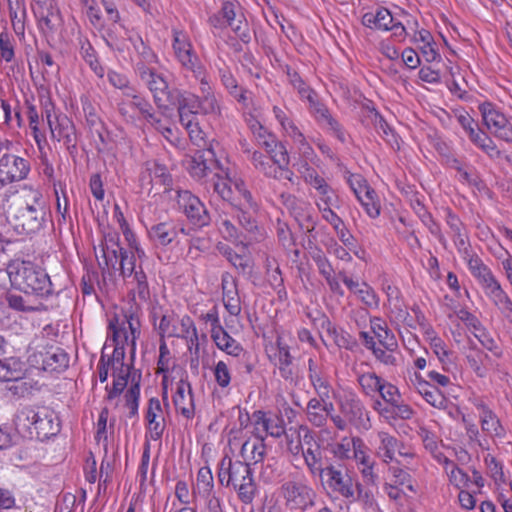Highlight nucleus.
<instances>
[{"label":"nucleus","instance_id":"nucleus-1","mask_svg":"<svg viewBox=\"0 0 512 512\" xmlns=\"http://www.w3.org/2000/svg\"><path fill=\"white\" fill-rule=\"evenodd\" d=\"M9 219L20 234H34L45 224L48 207L40 191L24 189L19 200L9 208Z\"/></svg>","mask_w":512,"mask_h":512},{"label":"nucleus","instance_id":"nucleus-2","mask_svg":"<svg viewBox=\"0 0 512 512\" xmlns=\"http://www.w3.org/2000/svg\"><path fill=\"white\" fill-rule=\"evenodd\" d=\"M7 274L11 285L41 299L54 294L53 284L46 271L31 261L13 260L7 266Z\"/></svg>","mask_w":512,"mask_h":512},{"label":"nucleus","instance_id":"nucleus-3","mask_svg":"<svg viewBox=\"0 0 512 512\" xmlns=\"http://www.w3.org/2000/svg\"><path fill=\"white\" fill-rule=\"evenodd\" d=\"M218 478L223 486L233 488L243 504L253 502L258 489L249 463L224 457L220 462Z\"/></svg>","mask_w":512,"mask_h":512},{"label":"nucleus","instance_id":"nucleus-4","mask_svg":"<svg viewBox=\"0 0 512 512\" xmlns=\"http://www.w3.org/2000/svg\"><path fill=\"white\" fill-rule=\"evenodd\" d=\"M208 22L211 27L217 30L230 27L245 44L251 41L247 20L242 13L240 4L236 0L224 1L221 9L217 13L212 14Z\"/></svg>","mask_w":512,"mask_h":512},{"label":"nucleus","instance_id":"nucleus-5","mask_svg":"<svg viewBox=\"0 0 512 512\" xmlns=\"http://www.w3.org/2000/svg\"><path fill=\"white\" fill-rule=\"evenodd\" d=\"M280 494L289 510L305 511L315 504L316 492L303 477L285 481Z\"/></svg>","mask_w":512,"mask_h":512},{"label":"nucleus","instance_id":"nucleus-6","mask_svg":"<svg viewBox=\"0 0 512 512\" xmlns=\"http://www.w3.org/2000/svg\"><path fill=\"white\" fill-rule=\"evenodd\" d=\"M135 73L140 82L152 94L156 106L159 109L168 110L167 102L172 89H169L168 81L164 75L144 62L135 64Z\"/></svg>","mask_w":512,"mask_h":512},{"label":"nucleus","instance_id":"nucleus-7","mask_svg":"<svg viewBox=\"0 0 512 512\" xmlns=\"http://www.w3.org/2000/svg\"><path fill=\"white\" fill-rule=\"evenodd\" d=\"M12 142L0 140V184L6 185L25 179L30 171L29 162L11 152Z\"/></svg>","mask_w":512,"mask_h":512},{"label":"nucleus","instance_id":"nucleus-8","mask_svg":"<svg viewBox=\"0 0 512 512\" xmlns=\"http://www.w3.org/2000/svg\"><path fill=\"white\" fill-rule=\"evenodd\" d=\"M177 204L186 216L189 224L196 229L207 227L211 223V215L204 203L188 190L178 191Z\"/></svg>","mask_w":512,"mask_h":512},{"label":"nucleus","instance_id":"nucleus-9","mask_svg":"<svg viewBox=\"0 0 512 512\" xmlns=\"http://www.w3.org/2000/svg\"><path fill=\"white\" fill-rule=\"evenodd\" d=\"M319 476L324 479L325 484L332 492L341 495L345 499L356 500L355 485L357 481L350 475L346 467L329 465L324 468L323 474Z\"/></svg>","mask_w":512,"mask_h":512},{"label":"nucleus","instance_id":"nucleus-10","mask_svg":"<svg viewBox=\"0 0 512 512\" xmlns=\"http://www.w3.org/2000/svg\"><path fill=\"white\" fill-rule=\"evenodd\" d=\"M29 361L44 371L61 373L69 366V355L60 347L50 346L31 354Z\"/></svg>","mask_w":512,"mask_h":512},{"label":"nucleus","instance_id":"nucleus-11","mask_svg":"<svg viewBox=\"0 0 512 512\" xmlns=\"http://www.w3.org/2000/svg\"><path fill=\"white\" fill-rule=\"evenodd\" d=\"M281 203L294 219L298 222L300 228L306 233L315 230L316 223L311 212V204L303 199L297 198L290 193H282L280 195Z\"/></svg>","mask_w":512,"mask_h":512},{"label":"nucleus","instance_id":"nucleus-12","mask_svg":"<svg viewBox=\"0 0 512 512\" xmlns=\"http://www.w3.org/2000/svg\"><path fill=\"white\" fill-rule=\"evenodd\" d=\"M339 408L342 414L354 426L365 429L371 426L369 412L356 394L349 393L344 395L339 402Z\"/></svg>","mask_w":512,"mask_h":512},{"label":"nucleus","instance_id":"nucleus-13","mask_svg":"<svg viewBox=\"0 0 512 512\" xmlns=\"http://www.w3.org/2000/svg\"><path fill=\"white\" fill-rule=\"evenodd\" d=\"M33 10L43 33H54L62 25L60 10L53 0L37 1Z\"/></svg>","mask_w":512,"mask_h":512},{"label":"nucleus","instance_id":"nucleus-14","mask_svg":"<svg viewBox=\"0 0 512 512\" xmlns=\"http://www.w3.org/2000/svg\"><path fill=\"white\" fill-rule=\"evenodd\" d=\"M173 49L181 65L192 73H201L198 57L193 53L192 45L187 36L177 29H173Z\"/></svg>","mask_w":512,"mask_h":512},{"label":"nucleus","instance_id":"nucleus-15","mask_svg":"<svg viewBox=\"0 0 512 512\" xmlns=\"http://www.w3.org/2000/svg\"><path fill=\"white\" fill-rule=\"evenodd\" d=\"M309 103V111L315 120L327 129L342 143L346 141V133L339 122L331 115L328 108L318 101L317 94L307 99Z\"/></svg>","mask_w":512,"mask_h":512},{"label":"nucleus","instance_id":"nucleus-16","mask_svg":"<svg viewBox=\"0 0 512 512\" xmlns=\"http://www.w3.org/2000/svg\"><path fill=\"white\" fill-rule=\"evenodd\" d=\"M309 103V111L315 120L327 129L342 143L346 141V133L339 122L331 115L328 108L318 101L317 94L307 99Z\"/></svg>","mask_w":512,"mask_h":512},{"label":"nucleus","instance_id":"nucleus-17","mask_svg":"<svg viewBox=\"0 0 512 512\" xmlns=\"http://www.w3.org/2000/svg\"><path fill=\"white\" fill-rule=\"evenodd\" d=\"M35 429L33 439L44 441L52 436H55L60 431V424L56 414L46 408L36 410V417L34 420Z\"/></svg>","mask_w":512,"mask_h":512},{"label":"nucleus","instance_id":"nucleus-18","mask_svg":"<svg viewBox=\"0 0 512 512\" xmlns=\"http://www.w3.org/2000/svg\"><path fill=\"white\" fill-rule=\"evenodd\" d=\"M146 420L147 436L154 441L160 440L165 431L166 423L161 403L158 398L153 397L149 399Z\"/></svg>","mask_w":512,"mask_h":512},{"label":"nucleus","instance_id":"nucleus-19","mask_svg":"<svg viewBox=\"0 0 512 512\" xmlns=\"http://www.w3.org/2000/svg\"><path fill=\"white\" fill-rule=\"evenodd\" d=\"M53 121L52 126H49L53 139L63 141L68 149L75 148L77 135L73 121L63 113H59V116Z\"/></svg>","mask_w":512,"mask_h":512},{"label":"nucleus","instance_id":"nucleus-20","mask_svg":"<svg viewBox=\"0 0 512 512\" xmlns=\"http://www.w3.org/2000/svg\"><path fill=\"white\" fill-rule=\"evenodd\" d=\"M357 184V187H355L353 183L351 186L358 201L364 207L369 217H378L380 215V204L377 200V194L375 190L368 186L366 181L363 180L360 176H358Z\"/></svg>","mask_w":512,"mask_h":512},{"label":"nucleus","instance_id":"nucleus-21","mask_svg":"<svg viewBox=\"0 0 512 512\" xmlns=\"http://www.w3.org/2000/svg\"><path fill=\"white\" fill-rule=\"evenodd\" d=\"M118 319L114 318L109 323V329L112 331L113 341L115 342V347L112 353V356L108 358L111 366L120 365L123 366L124 358H125V343L129 341V335L124 327L118 326Z\"/></svg>","mask_w":512,"mask_h":512},{"label":"nucleus","instance_id":"nucleus-22","mask_svg":"<svg viewBox=\"0 0 512 512\" xmlns=\"http://www.w3.org/2000/svg\"><path fill=\"white\" fill-rule=\"evenodd\" d=\"M132 288L130 290V303L129 304H140L142 307L143 304H146L150 301L151 292L147 280V275L143 271L141 265L138 267V270L134 272L132 275Z\"/></svg>","mask_w":512,"mask_h":512},{"label":"nucleus","instance_id":"nucleus-23","mask_svg":"<svg viewBox=\"0 0 512 512\" xmlns=\"http://www.w3.org/2000/svg\"><path fill=\"white\" fill-rule=\"evenodd\" d=\"M173 402L176 410L184 417L191 419L194 416L192 388L189 383L183 380L178 383Z\"/></svg>","mask_w":512,"mask_h":512},{"label":"nucleus","instance_id":"nucleus-24","mask_svg":"<svg viewBox=\"0 0 512 512\" xmlns=\"http://www.w3.org/2000/svg\"><path fill=\"white\" fill-rule=\"evenodd\" d=\"M466 263L470 273L477 279L484 291L498 282L491 269L484 264L477 254L469 258Z\"/></svg>","mask_w":512,"mask_h":512},{"label":"nucleus","instance_id":"nucleus-25","mask_svg":"<svg viewBox=\"0 0 512 512\" xmlns=\"http://www.w3.org/2000/svg\"><path fill=\"white\" fill-rule=\"evenodd\" d=\"M477 408L480 410L479 417L482 431L490 436L504 437L505 429L496 414L483 402L479 403Z\"/></svg>","mask_w":512,"mask_h":512},{"label":"nucleus","instance_id":"nucleus-26","mask_svg":"<svg viewBox=\"0 0 512 512\" xmlns=\"http://www.w3.org/2000/svg\"><path fill=\"white\" fill-rule=\"evenodd\" d=\"M36 410L32 407H23L17 410L14 415V426L19 435L24 438L33 439Z\"/></svg>","mask_w":512,"mask_h":512},{"label":"nucleus","instance_id":"nucleus-27","mask_svg":"<svg viewBox=\"0 0 512 512\" xmlns=\"http://www.w3.org/2000/svg\"><path fill=\"white\" fill-rule=\"evenodd\" d=\"M167 104L176 106L177 110L199 114V96L186 90L172 89Z\"/></svg>","mask_w":512,"mask_h":512},{"label":"nucleus","instance_id":"nucleus-28","mask_svg":"<svg viewBox=\"0 0 512 512\" xmlns=\"http://www.w3.org/2000/svg\"><path fill=\"white\" fill-rule=\"evenodd\" d=\"M486 296L501 311L505 318L512 323V301L502 289L499 281L484 291Z\"/></svg>","mask_w":512,"mask_h":512},{"label":"nucleus","instance_id":"nucleus-29","mask_svg":"<svg viewBox=\"0 0 512 512\" xmlns=\"http://www.w3.org/2000/svg\"><path fill=\"white\" fill-rule=\"evenodd\" d=\"M240 454L243 462L257 464L264 460L266 455V444L263 438H254L246 440L241 447Z\"/></svg>","mask_w":512,"mask_h":512},{"label":"nucleus","instance_id":"nucleus-30","mask_svg":"<svg viewBox=\"0 0 512 512\" xmlns=\"http://www.w3.org/2000/svg\"><path fill=\"white\" fill-rule=\"evenodd\" d=\"M148 234L156 245L167 246L177 237L178 230L173 222H161L152 225Z\"/></svg>","mask_w":512,"mask_h":512},{"label":"nucleus","instance_id":"nucleus-31","mask_svg":"<svg viewBox=\"0 0 512 512\" xmlns=\"http://www.w3.org/2000/svg\"><path fill=\"white\" fill-rule=\"evenodd\" d=\"M414 384L418 392L430 405L436 408L444 407L446 399L437 387L422 379L419 374H415Z\"/></svg>","mask_w":512,"mask_h":512},{"label":"nucleus","instance_id":"nucleus-32","mask_svg":"<svg viewBox=\"0 0 512 512\" xmlns=\"http://www.w3.org/2000/svg\"><path fill=\"white\" fill-rule=\"evenodd\" d=\"M148 179L149 183L156 182L164 186L172 185V177L165 165L157 161H148L145 165V171L142 173L141 181Z\"/></svg>","mask_w":512,"mask_h":512},{"label":"nucleus","instance_id":"nucleus-33","mask_svg":"<svg viewBox=\"0 0 512 512\" xmlns=\"http://www.w3.org/2000/svg\"><path fill=\"white\" fill-rule=\"evenodd\" d=\"M395 19L386 8H379L374 12H367L362 16V24L371 29L389 31Z\"/></svg>","mask_w":512,"mask_h":512},{"label":"nucleus","instance_id":"nucleus-34","mask_svg":"<svg viewBox=\"0 0 512 512\" xmlns=\"http://www.w3.org/2000/svg\"><path fill=\"white\" fill-rule=\"evenodd\" d=\"M378 439V456L382 458L385 463L394 461L396 450L400 447V441L396 437L384 431L378 433Z\"/></svg>","mask_w":512,"mask_h":512},{"label":"nucleus","instance_id":"nucleus-35","mask_svg":"<svg viewBox=\"0 0 512 512\" xmlns=\"http://www.w3.org/2000/svg\"><path fill=\"white\" fill-rule=\"evenodd\" d=\"M214 152L212 149L196 153L189 162L188 170L192 177L201 179L208 175L210 166L208 161L212 160Z\"/></svg>","mask_w":512,"mask_h":512},{"label":"nucleus","instance_id":"nucleus-36","mask_svg":"<svg viewBox=\"0 0 512 512\" xmlns=\"http://www.w3.org/2000/svg\"><path fill=\"white\" fill-rule=\"evenodd\" d=\"M142 307L140 304H130L129 308L124 313V318L128 324L130 330V343H131V354L134 355L136 349V339L140 336V320L139 314L141 313Z\"/></svg>","mask_w":512,"mask_h":512},{"label":"nucleus","instance_id":"nucleus-37","mask_svg":"<svg viewBox=\"0 0 512 512\" xmlns=\"http://www.w3.org/2000/svg\"><path fill=\"white\" fill-rule=\"evenodd\" d=\"M216 346L232 356H239L243 351L241 345L233 339L224 328H217V332L211 335Z\"/></svg>","mask_w":512,"mask_h":512},{"label":"nucleus","instance_id":"nucleus-38","mask_svg":"<svg viewBox=\"0 0 512 512\" xmlns=\"http://www.w3.org/2000/svg\"><path fill=\"white\" fill-rule=\"evenodd\" d=\"M370 324L371 329L375 336L377 337L381 346L389 349H397V341L394 335L391 333V331L387 328V325L384 320L375 317L370 320Z\"/></svg>","mask_w":512,"mask_h":512},{"label":"nucleus","instance_id":"nucleus-39","mask_svg":"<svg viewBox=\"0 0 512 512\" xmlns=\"http://www.w3.org/2000/svg\"><path fill=\"white\" fill-rule=\"evenodd\" d=\"M277 358H278V368L282 378L285 380L292 379L293 371L291 368L293 357L290 354L289 346L282 342L281 338H277Z\"/></svg>","mask_w":512,"mask_h":512},{"label":"nucleus","instance_id":"nucleus-40","mask_svg":"<svg viewBox=\"0 0 512 512\" xmlns=\"http://www.w3.org/2000/svg\"><path fill=\"white\" fill-rule=\"evenodd\" d=\"M488 357L486 353L477 348L474 342H469V352L466 354V360L469 367L480 378H484L487 375V369L484 367L483 362Z\"/></svg>","mask_w":512,"mask_h":512},{"label":"nucleus","instance_id":"nucleus-41","mask_svg":"<svg viewBox=\"0 0 512 512\" xmlns=\"http://www.w3.org/2000/svg\"><path fill=\"white\" fill-rule=\"evenodd\" d=\"M0 114L2 116V123L10 128H20L24 124L18 104L12 106L8 101L1 100Z\"/></svg>","mask_w":512,"mask_h":512},{"label":"nucleus","instance_id":"nucleus-42","mask_svg":"<svg viewBox=\"0 0 512 512\" xmlns=\"http://www.w3.org/2000/svg\"><path fill=\"white\" fill-rule=\"evenodd\" d=\"M479 110L482 114L484 124L491 132L497 127H501V124L507 120L504 114L497 111L489 102L481 104Z\"/></svg>","mask_w":512,"mask_h":512},{"label":"nucleus","instance_id":"nucleus-43","mask_svg":"<svg viewBox=\"0 0 512 512\" xmlns=\"http://www.w3.org/2000/svg\"><path fill=\"white\" fill-rule=\"evenodd\" d=\"M324 401L320 397H314L307 403V419L315 427H323L326 424V413H323L322 408V402Z\"/></svg>","mask_w":512,"mask_h":512},{"label":"nucleus","instance_id":"nucleus-44","mask_svg":"<svg viewBox=\"0 0 512 512\" xmlns=\"http://www.w3.org/2000/svg\"><path fill=\"white\" fill-rule=\"evenodd\" d=\"M314 447L303 448L300 455L303 456L305 463L313 475L323 474L324 468L321 464V452L317 443L313 444Z\"/></svg>","mask_w":512,"mask_h":512},{"label":"nucleus","instance_id":"nucleus-45","mask_svg":"<svg viewBox=\"0 0 512 512\" xmlns=\"http://www.w3.org/2000/svg\"><path fill=\"white\" fill-rule=\"evenodd\" d=\"M362 392L369 397H374L375 394L380 390L384 379L379 377L373 372H367L359 374L357 377Z\"/></svg>","mask_w":512,"mask_h":512},{"label":"nucleus","instance_id":"nucleus-46","mask_svg":"<svg viewBox=\"0 0 512 512\" xmlns=\"http://www.w3.org/2000/svg\"><path fill=\"white\" fill-rule=\"evenodd\" d=\"M233 187L235 200L232 201V206L257 208V204L253 200L250 191L247 189L245 183L242 180H235L233 182Z\"/></svg>","mask_w":512,"mask_h":512},{"label":"nucleus","instance_id":"nucleus-47","mask_svg":"<svg viewBox=\"0 0 512 512\" xmlns=\"http://www.w3.org/2000/svg\"><path fill=\"white\" fill-rule=\"evenodd\" d=\"M134 110H138L141 116L150 124H160V119L156 117L152 104L143 96H134V100H130Z\"/></svg>","mask_w":512,"mask_h":512},{"label":"nucleus","instance_id":"nucleus-48","mask_svg":"<svg viewBox=\"0 0 512 512\" xmlns=\"http://www.w3.org/2000/svg\"><path fill=\"white\" fill-rule=\"evenodd\" d=\"M125 406L129 410V417L133 418L138 415L139 399H140V382L132 379V384L126 391L125 395Z\"/></svg>","mask_w":512,"mask_h":512},{"label":"nucleus","instance_id":"nucleus-49","mask_svg":"<svg viewBox=\"0 0 512 512\" xmlns=\"http://www.w3.org/2000/svg\"><path fill=\"white\" fill-rule=\"evenodd\" d=\"M258 130L257 137L259 144L266 149L271 157L274 155L275 150H279L281 154L287 152L286 147L281 142H278L275 136L267 134L262 126H259Z\"/></svg>","mask_w":512,"mask_h":512},{"label":"nucleus","instance_id":"nucleus-50","mask_svg":"<svg viewBox=\"0 0 512 512\" xmlns=\"http://www.w3.org/2000/svg\"><path fill=\"white\" fill-rule=\"evenodd\" d=\"M264 427V433L274 438H280L285 433L284 420L278 416L266 415V419H261L260 423Z\"/></svg>","mask_w":512,"mask_h":512},{"label":"nucleus","instance_id":"nucleus-51","mask_svg":"<svg viewBox=\"0 0 512 512\" xmlns=\"http://www.w3.org/2000/svg\"><path fill=\"white\" fill-rule=\"evenodd\" d=\"M457 121L473 143L476 142V139H480L481 135L485 133L479 129L478 124L467 112L459 114L457 116Z\"/></svg>","mask_w":512,"mask_h":512},{"label":"nucleus","instance_id":"nucleus-52","mask_svg":"<svg viewBox=\"0 0 512 512\" xmlns=\"http://www.w3.org/2000/svg\"><path fill=\"white\" fill-rule=\"evenodd\" d=\"M308 377L318 397L323 400L330 399L332 387L327 378L323 377L320 373H311Z\"/></svg>","mask_w":512,"mask_h":512},{"label":"nucleus","instance_id":"nucleus-53","mask_svg":"<svg viewBox=\"0 0 512 512\" xmlns=\"http://www.w3.org/2000/svg\"><path fill=\"white\" fill-rule=\"evenodd\" d=\"M361 444L362 440L360 438H343L341 442L331 446V452L338 458H348L351 446L355 449L356 447H360Z\"/></svg>","mask_w":512,"mask_h":512},{"label":"nucleus","instance_id":"nucleus-54","mask_svg":"<svg viewBox=\"0 0 512 512\" xmlns=\"http://www.w3.org/2000/svg\"><path fill=\"white\" fill-rule=\"evenodd\" d=\"M233 182L231 179L217 177V180L214 181V191L225 201L230 202L232 205V201L235 200L234 191H233Z\"/></svg>","mask_w":512,"mask_h":512},{"label":"nucleus","instance_id":"nucleus-55","mask_svg":"<svg viewBox=\"0 0 512 512\" xmlns=\"http://www.w3.org/2000/svg\"><path fill=\"white\" fill-rule=\"evenodd\" d=\"M444 463L446 468L451 466V471L448 472L450 482L453 483L457 487H465L469 482V476L462 469L456 466L455 463L450 461L448 458H444Z\"/></svg>","mask_w":512,"mask_h":512},{"label":"nucleus","instance_id":"nucleus-56","mask_svg":"<svg viewBox=\"0 0 512 512\" xmlns=\"http://www.w3.org/2000/svg\"><path fill=\"white\" fill-rule=\"evenodd\" d=\"M199 114H220V106L214 94H205V96H199Z\"/></svg>","mask_w":512,"mask_h":512},{"label":"nucleus","instance_id":"nucleus-57","mask_svg":"<svg viewBox=\"0 0 512 512\" xmlns=\"http://www.w3.org/2000/svg\"><path fill=\"white\" fill-rule=\"evenodd\" d=\"M355 295L368 308L378 307L379 299L373 288L366 282L361 283V289L357 290Z\"/></svg>","mask_w":512,"mask_h":512},{"label":"nucleus","instance_id":"nucleus-58","mask_svg":"<svg viewBox=\"0 0 512 512\" xmlns=\"http://www.w3.org/2000/svg\"><path fill=\"white\" fill-rule=\"evenodd\" d=\"M378 393L380 394L382 400L390 407H392L393 405L398 403V401L401 400V394L398 388L385 380Z\"/></svg>","mask_w":512,"mask_h":512},{"label":"nucleus","instance_id":"nucleus-59","mask_svg":"<svg viewBox=\"0 0 512 512\" xmlns=\"http://www.w3.org/2000/svg\"><path fill=\"white\" fill-rule=\"evenodd\" d=\"M452 237L458 252L461 254L462 258L465 261L469 260V258H472L473 256L476 255L470 249V243L468 240L467 233L465 231L452 234Z\"/></svg>","mask_w":512,"mask_h":512},{"label":"nucleus","instance_id":"nucleus-60","mask_svg":"<svg viewBox=\"0 0 512 512\" xmlns=\"http://www.w3.org/2000/svg\"><path fill=\"white\" fill-rule=\"evenodd\" d=\"M234 207L237 208V210H238L237 218H238L239 224L248 232H254L255 230H257V228H258L257 222L254 219V217L252 216V214L250 213V210H255L256 208H247L244 206H234Z\"/></svg>","mask_w":512,"mask_h":512},{"label":"nucleus","instance_id":"nucleus-61","mask_svg":"<svg viewBox=\"0 0 512 512\" xmlns=\"http://www.w3.org/2000/svg\"><path fill=\"white\" fill-rule=\"evenodd\" d=\"M328 332L333 335L335 344L340 348L353 350L357 346V341L347 332L338 331L335 327L329 328Z\"/></svg>","mask_w":512,"mask_h":512},{"label":"nucleus","instance_id":"nucleus-62","mask_svg":"<svg viewBox=\"0 0 512 512\" xmlns=\"http://www.w3.org/2000/svg\"><path fill=\"white\" fill-rule=\"evenodd\" d=\"M122 253V257L118 264L121 276L123 279H127L134 275V272L138 269L136 268L135 255L133 253L129 254L128 251Z\"/></svg>","mask_w":512,"mask_h":512},{"label":"nucleus","instance_id":"nucleus-63","mask_svg":"<svg viewBox=\"0 0 512 512\" xmlns=\"http://www.w3.org/2000/svg\"><path fill=\"white\" fill-rule=\"evenodd\" d=\"M10 382H13V384L9 387V391L19 397H25L30 394L34 385L37 384L36 382L33 383L32 380L22 379L20 377V372H18V377Z\"/></svg>","mask_w":512,"mask_h":512},{"label":"nucleus","instance_id":"nucleus-64","mask_svg":"<svg viewBox=\"0 0 512 512\" xmlns=\"http://www.w3.org/2000/svg\"><path fill=\"white\" fill-rule=\"evenodd\" d=\"M214 378L221 388H227L231 382V374L228 365L224 361H218L214 367Z\"/></svg>","mask_w":512,"mask_h":512}]
</instances>
